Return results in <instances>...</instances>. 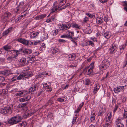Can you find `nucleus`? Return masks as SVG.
Instances as JSON below:
<instances>
[{"label":"nucleus","instance_id":"1","mask_svg":"<svg viewBox=\"0 0 127 127\" xmlns=\"http://www.w3.org/2000/svg\"><path fill=\"white\" fill-rule=\"evenodd\" d=\"M110 65V62L109 61L107 60H103L101 62V64L99 66L100 71L97 72L95 73L98 75H100L101 74V72L103 70H105Z\"/></svg>","mask_w":127,"mask_h":127},{"label":"nucleus","instance_id":"2","mask_svg":"<svg viewBox=\"0 0 127 127\" xmlns=\"http://www.w3.org/2000/svg\"><path fill=\"white\" fill-rule=\"evenodd\" d=\"M12 106L7 105L4 108L0 109V113L3 114L9 115L12 112Z\"/></svg>","mask_w":127,"mask_h":127},{"label":"nucleus","instance_id":"3","mask_svg":"<svg viewBox=\"0 0 127 127\" xmlns=\"http://www.w3.org/2000/svg\"><path fill=\"white\" fill-rule=\"evenodd\" d=\"M94 63L92 62L89 66H87L83 69V71H86V73L87 75H91L93 74V71L94 67Z\"/></svg>","mask_w":127,"mask_h":127},{"label":"nucleus","instance_id":"4","mask_svg":"<svg viewBox=\"0 0 127 127\" xmlns=\"http://www.w3.org/2000/svg\"><path fill=\"white\" fill-rule=\"evenodd\" d=\"M21 117L19 116H16L11 118L8 120V123L11 125L16 124L20 121Z\"/></svg>","mask_w":127,"mask_h":127},{"label":"nucleus","instance_id":"5","mask_svg":"<svg viewBox=\"0 0 127 127\" xmlns=\"http://www.w3.org/2000/svg\"><path fill=\"white\" fill-rule=\"evenodd\" d=\"M66 0H62L60 2V3H63V4H59L58 6H55L54 7H53L52 8L51 10V11L50 13V14L49 15H48V16H49V15L52 13H53L56 11L58 9H59L60 7H61L66 2Z\"/></svg>","mask_w":127,"mask_h":127},{"label":"nucleus","instance_id":"6","mask_svg":"<svg viewBox=\"0 0 127 127\" xmlns=\"http://www.w3.org/2000/svg\"><path fill=\"white\" fill-rule=\"evenodd\" d=\"M16 40L27 46H28L29 45V41L23 38L17 39Z\"/></svg>","mask_w":127,"mask_h":127},{"label":"nucleus","instance_id":"7","mask_svg":"<svg viewBox=\"0 0 127 127\" xmlns=\"http://www.w3.org/2000/svg\"><path fill=\"white\" fill-rule=\"evenodd\" d=\"M16 40L27 46H28L29 45V41L23 38L17 39Z\"/></svg>","mask_w":127,"mask_h":127},{"label":"nucleus","instance_id":"8","mask_svg":"<svg viewBox=\"0 0 127 127\" xmlns=\"http://www.w3.org/2000/svg\"><path fill=\"white\" fill-rule=\"evenodd\" d=\"M24 5V2L21 1L20 2L15 9V11H16V12H18L19 11H22L24 10L25 9Z\"/></svg>","mask_w":127,"mask_h":127},{"label":"nucleus","instance_id":"9","mask_svg":"<svg viewBox=\"0 0 127 127\" xmlns=\"http://www.w3.org/2000/svg\"><path fill=\"white\" fill-rule=\"evenodd\" d=\"M124 90L125 88L124 86H118L116 88H114L113 91L115 93L118 94L120 92L124 91Z\"/></svg>","mask_w":127,"mask_h":127},{"label":"nucleus","instance_id":"10","mask_svg":"<svg viewBox=\"0 0 127 127\" xmlns=\"http://www.w3.org/2000/svg\"><path fill=\"white\" fill-rule=\"evenodd\" d=\"M12 74L11 71L9 70H6L4 71H0V74L7 76Z\"/></svg>","mask_w":127,"mask_h":127},{"label":"nucleus","instance_id":"11","mask_svg":"<svg viewBox=\"0 0 127 127\" xmlns=\"http://www.w3.org/2000/svg\"><path fill=\"white\" fill-rule=\"evenodd\" d=\"M117 46L115 44H112L109 49L110 53H114L117 51Z\"/></svg>","mask_w":127,"mask_h":127},{"label":"nucleus","instance_id":"12","mask_svg":"<svg viewBox=\"0 0 127 127\" xmlns=\"http://www.w3.org/2000/svg\"><path fill=\"white\" fill-rule=\"evenodd\" d=\"M121 120L119 118L116 119L115 122L116 127H124V125L121 123Z\"/></svg>","mask_w":127,"mask_h":127},{"label":"nucleus","instance_id":"13","mask_svg":"<svg viewBox=\"0 0 127 127\" xmlns=\"http://www.w3.org/2000/svg\"><path fill=\"white\" fill-rule=\"evenodd\" d=\"M13 27H10L8 29L4 31L2 33V35L3 36H7L8 33H10L12 31Z\"/></svg>","mask_w":127,"mask_h":127},{"label":"nucleus","instance_id":"14","mask_svg":"<svg viewBox=\"0 0 127 127\" xmlns=\"http://www.w3.org/2000/svg\"><path fill=\"white\" fill-rule=\"evenodd\" d=\"M31 98V96L30 95H29L27 96H25L22 98H20L19 101L21 102H22L27 101L29 100Z\"/></svg>","mask_w":127,"mask_h":127},{"label":"nucleus","instance_id":"15","mask_svg":"<svg viewBox=\"0 0 127 127\" xmlns=\"http://www.w3.org/2000/svg\"><path fill=\"white\" fill-rule=\"evenodd\" d=\"M27 91H18L16 94V96H22L25 95L27 93Z\"/></svg>","mask_w":127,"mask_h":127},{"label":"nucleus","instance_id":"16","mask_svg":"<svg viewBox=\"0 0 127 127\" xmlns=\"http://www.w3.org/2000/svg\"><path fill=\"white\" fill-rule=\"evenodd\" d=\"M112 114V113L111 112H109L107 115V117L106 119V121L107 122L111 123L112 120L111 119Z\"/></svg>","mask_w":127,"mask_h":127},{"label":"nucleus","instance_id":"17","mask_svg":"<svg viewBox=\"0 0 127 127\" xmlns=\"http://www.w3.org/2000/svg\"><path fill=\"white\" fill-rule=\"evenodd\" d=\"M18 53H16L15 54H14V55H12V56H10L7 58V60L9 62H11L14 60V58L18 56Z\"/></svg>","mask_w":127,"mask_h":127},{"label":"nucleus","instance_id":"18","mask_svg":"<svg viewBox=\"0 0 127 127\" xmlns=\"http://www.w3.org/2000/svg\"><path fill=\"white\" fill-rule=\"evenodd\" d=\"M32 52V50L30 49H24L22 51V52L25 55L30 54Z\"/></svg>","mask_w":127,"mask_h":127},{"label":"nucleus","instance_id":"19","mask_svg":"<svg viewBox=\"0 0 127 127\" xmlns=\"http://www.w3.org/2000/svg\"><path fill=\"white\" fill-rule=\"evenodd\" d=\"M39 33V32H30V38H34L36 36L38 35Z\"/></svg>","mask_w":127,"mask_h":127},{"label":"nucleus","instance_id":"20","mask_svg":"<svg viewBox=\"0 0 127 127\" xmlns=\"http://www.w3.org/2000/svg\"><path fill=\"white\" fill-rule=\"evenodd\" d=\"M26 59L25 58H22L20 61V63L22 66L25 65L26 64Z\"/></svg>","mask_w":127,"mask_h":127},{"label":"nucleus","instance_id":"21","mask_svg":"<svg viewBox=\"0 0 127 127\" xmlns=\"http://www.w3.org/2000/svg\"><path fill=\"white\" fill-rule=\"evenodd\" d=\"M38 86L36 85H34L32 87L29 89V91L30 92H34L36 89L38 88Z\"/></svg>","mask_w":127,"mask_h":127},{"label":"nucleus","instance_id":"22","mask_svg":"<svg viewBox=\"0 0 127 127\" xmlns=\"http://www.w3.org/2000/svg\"><path fill=\"white\" fill-rule=\"evenodd\" d=\"M67 35L68 36V38H72V37L74 35V32H70L68 30L67 31Z\"/></svg>","mask_w":127,"mask_h":127},{"label":"nucleus","instance_id":"23","mask_svg":"<svg viewBox=\"0 0 127 127\" xmlns=\"http://www.w3.org/2000/svg\"><path fill=\"white\" fill-rule=\"evenodd\" d=\"M76 57V55L74 54H72L69 56L68 60L70 61L74 60Z\"/></svg>","mask_w":127,"mask_h":127},{"label":"nucleus","instance_id":"24","mask_svg":"<svg viewBox=\"0 0 127 127\" xmlns=\"http://www.w3.org/2000/svg\"><path fill=\"white\" fill-rule=\"evenodd\" d=\"M71 27L74 28H76L77 29H80V27L76 23H71Z\"/></svg>","mask_w":127,"mask_h":127},{"label":"nucleus","instance_id":"25","mask_svg":"<svg viewBox=\"0 0 127 127\" xmlns=\"http://www.w3.org/2000/svg\"><path fill=\"white\" fill-rule=\"evenodd\" d=\"M67 99V97L66 96H65L63 97L58 98L57 99V100L61 102H62L64 101H66Z\"/></svg>","mask_w":127,"mask_h":127},{"label":"nucleus","instance_id":"26","mask_svg":"<svg viewBox=\"0 0 127 127\" xmlns=\"http://www.w3.org/2000/svg\"><path fill=\"white\" fill-rule=\"evenodd\" d=\"M2 48L3 49H4L5 51H8L9 49L11 48L12 46L10 45H7L4 46Z\"/></svg>","mask_w":127,"mask_h":127},{"label":"nucleus","instance_id":"27","mask_svg":"<svg viewBox=\"0 0 127 127\" xmlns=\"http://www.w3.org/2000/svg\"><path fill=\"white\" fill-rule=\"evenodd\" d=\"M44 72H42L36 75L35 76V78L36 79L40 78L43 76H44Z\"/></svg>","mask_w":127,"mask_h":127},{"label":"nucleus","instance_id":"28","mask_svg":"<svg viewBox=\"0 0 127 127\" xmlns=\"http://www.w3.org/2000/svg\"><path fill=\"white\" fill-rule=\"evenodd\" d=\"M102 18H103L101 17H100V18L98 17H97L96 19L97 23L99 24H101L102 22Z\"/></svg>","mask_w":127,"mask_h":127},{"label":"nucleus","instance_id":"29","mask_svg":"<svg viewBox=\"0 0 127 127\" xmlns=\"http://www.w3.org/2000/svg\"><path fill=\"white\" fill-rule=\"evenodd\" d=\"M77 65V63L75 61L73 62L71 65H69V67L73 68L74 67H76Z\"/></svg>","mask_w":127,"mask_h":127},{"label":"nucleus","instance_id":"30","mask_svg":"<svg viewBox=\"0 0 127 127\" xmlns=\"http://www.w3.org/2000/svg\"><path fill=\"white\" fill-rule=\"evenodd\" d=\"M99 88L98 86H98H97L96 85L95 86L94 88V90L93 91V93L95 94H96L99 90Z\"/></svg>","mask_w":127,"mask_h":127},{"label":"nucleus","instance_id":"31","mask_svg":"<svg viewBox=\"0 0 127 127\" xmlns=\"http://www.w3.org/2000/svg\"><path fill=\"white\" fill-rule=\"evenodd\" d=\"M27 124V122L25 121H23L21 123H20L19 126L20 127H24Z\"/></svg>","mask_w":127,"mask_h":127},{"label":"nucleus","instance_id":"32","mask_svg":"<svg viewBox=\"0 0 127 127\" xmlns=\"http://www.w3.org/2000/svg\"><path fill=\"white\" fill-rule=\"evenodd\" d=\"M65 25V30L69 29L71 26V23H67Z\"/></svg>","mask_w":127,"mask_h":127},{"label":"nucleus","instance_id":"33","mask_svg":"<svg viewBox=\"0 0 127 127\" xmlns=\"http://www.w3.org/2000/svg\"><path fill=\"white\" fill-rule=\"evenodd\" d=\"M109 32H106L104 33L103 35L106 38H109L110 37V36L109 35Z\"/></svg>","mask_w":127,"mask_h":127},{"label":"nucleus","instance_id":"34","mask_svg":"<svg viewBox=\"0 0 127 127\" xmlns=\"http://www.w3.org/2000/svg\"><path fill=\"white\" fill-rule=\"evenodd\" d=\"M124 111V112L123 113V116L124 118L126 119L127 118V109H125Z\"/></svg>","mask_w":127,"mask_h":127},{"label":"nucleus","instance_id":"35","mask_svg":"<svg viewBox=\"0 0 127 127\" xmlns=\"http://www.w3.org/2000/svg\"><path fill=\"white\" fill-rule=\"evenodd\" d=\"M59 51L58 49L55 47L53 48L52 50V53L53 54H55L58 52Z\"/></svg>","mask_w":127,"mask_h":127},{"label":"nucleus","instance_id":"36","mask_svg":"<svg viewBox=\"0 0 127 127\" xmlns=\"http://www.w3.org/2000/svg\"><path fill=\"white\" fill-rule=\"evenodd\" d=\"M90 80L89 79H86L84 82V83L86 85H89L90 83Z\"/></svg>","mask_w":127,"mask_h":127},{"label":"nucleus","instance_id":"37","mask_svg":"<svg viewBox=\"0 0 127 127\" xmlns=\"http://www.w3.org/2000/svg\"><path fill=\"white\" fill-rule=\"evenodd\" d=\"M45 16H33V18L35 20H39L41 18H44Z\"/></svg>","mask_w":127,"mask_h":127},{"label":"nucleus","instance_id":"38","mask_svg":"<svg viewBox=\"0 0 127 127\" xmlns=\"http://www.w3.org/2000/svg\"><path fill=\"white\" fill-rule=\"evenodd\" d=\"M29 12L28 10H26L22 13V15L21 16H26L28 14Z\"/></svg>","mask_w":127,"mask_h":127},{"label":"nucleus","instance_id":"39","mask_svg":"<svg viewBox=\"0 0 127 127\" xmlns=\"http://www.w3.org/2000/svg\"><path fill=\"white\" fill-rule=\"evenodd\" d=\"M45 44L44 43H42L41 47L40 48V49L41 51L44 50L45 49Z\"/></svg>","mask_w":127,"mask_h":127},{"label":"nucleus","instance_id":"40","mask_svg":"<svg viewBox=\"0 0 127 127\" xmlns=\"http://www.w3.org/2000/svg\"><path fill=\"white\" fill-rule=\"evenodd\" d=\"M126 44L122 45L119 47V49L121 50H124L126 48Z\"/></svg>","mask_w":127,"mask_h":127},{"label":"nucleus","instance_id":"41","mask_svg":"<svg viewBox=\"0 0 127 127\" xmlns=\"http://www.w3.org/2000/svg\"><path fill=\"white\" fill-rule=\"evenodd\" d=\"M53 103V97L51 98L47 102V103L48 104H52Z\"/></svg>","mask_w":127,"mask_h":127},{"label":"nucleus","instance_id":"42","mask_svg":"<svg viewBox=\"0 0 127 127\" xmlns=\"http://www.w3.org/2000/svg\"><path fill=\"white\" fill-rule=\"evenodd\" d=\"M54 17H51L47 20H46V22L47 23L52 22L54 20Z\"/></svg>","mask_w":127,"mask_h":127},{"label":"nucleus","instance_id":"43","mask_svg":"<svg viewBox=\"0 0 127 127\" xmlns=\"http://www.w3.org/2000/svg\"><path fill=\"white\" fill-rule=\"evenodd\" d=\"M35 57H34L33 55L30 56L29 57V61H35Z\"/></svg>","mask_w":127,"mask_h":127},{"label":"nucleus","instance_id":"44","mask_svg":"<svg viewBox=\"0 0 127 127\" xmlns=\"http://www.w3.org/2000/svg\"><path fill=\"white\" fill-rule=\"evenodd\" d=\"M23 50L22 48H21L18 50H11V51H13L15 52H14V53H15V54L16 53H17L18 52H19L20 51H22H22Z\"/></svg>","mask_w":127,"mask_h":127},{"label":"nucleus","instance_id":"45","mask_svg":"<svg viewBox=\"0 0 127 127\" xmlns=\"http://www.w3.org/2000/svg\"><path fill=\"white\" fill-rule=\"evenodd\" d=\"M8 16H1V19L3 22H5L7 20V17Z\"/></svg>","mask_w":127,"mask_h":127},{"label":"nucleus","instance_id":"46","mask_svg":"<svg viewBox=\"0 0 127 127\" xmlns=\"http://www.w3.org/2000/svg\"><path fill=\"white\" fill-rule=\"evenodd\" d=\"M43 40H45L47 39L48 37V35L47 33H45L43 34Z\"/></svg>","mask_w":127,"mask_h":127},{"label":"nucleus","instance_id":"47","mask_svg":"<svg viewBox=\"0 0 127 127\" xmlns=\"http://www.w3.org/2000/svg\"><path fill=\"white\" fill-rule=\"evenodd\" d=\"M27 103L28 102H27L26 103H21L19 105V107H26V105L27 104Z\"/></svg>","mask_w":127,"mask_h":127},{"label":"nucleus","instance_id":"48","mask_svg":"<svg viewBox=\"0 0 127 127\" xmlns=\"http://www.w3.org/2000/svg\"><path fill=\"white\" fill-rule=\"evenodd\" d=\"M104 109H101L100 110L99 112L98 116H101L102 113L104 111Z\"/></svg>","mask_w":127,"mask_h":127},{"label":"nucleus","instance_id":"49","mask_svg":"<svg viewBox=\"0 0 127 127\" xmlns=\"http://www.w3.org/2000/svg\"><path fill=\"white\" fill-rule=\"evenodd\" d=\"M88 42H89V45H90L92 47H93L94 46V44L93 42L91 41H88ZM89 45L88 44H87L86 46H87V45Z\"/></svg>","mask_w":127,"mask_h":127},{"label":"nucleus","instance_id":"50","mask_svg":"<svg viewBox=\"0 0 127 127\" xmlns=\"http://www.w3.org/2000/svg\"><path fill=\"white\" fill-rule=\"evenodd\" d=\"M95 116H90V119L91 121V122H93L95 120Z\"/></svg>","mask_w":127,"mask_h":127},{"label":"nucleus","instance_id":"51","mask_svg":"<svg viewBox=\"0 0 127 127\" xmlns=\"http://www.w3.org/2000/svg\"><path fill=\"white\" fill-rule=\"evenodd\" d=\"M110 17L108 16H105L104 18V20L105 21H107L109 20Z\"/></svg>","mask_w":127,"mask_h":127},{"label":"nucleus","instance_id":"52","mask_svg":"<svg viewBox=\"0 0 127 127\" xmlns=\"http://www.w3.org/2000/svg\"><path fill=\"white\" fill-rule=\"evenodd\" d=\"M91 16H88V17H86L84 19L83 21L84 22H86L87 21H89V17H91Z\"/></svg>","mask_w":127,"mask_h":127},{"label":"nucleus","instance_id":"53","mask_svg":"<svg viewBox=\"0 0 127 127\" xmlns=\"http://www.w3.org/2000/svg\"><path fill=\"white\" fill-rule=\"evenodd\" d=\"M5 80V78L4 77L2 76H0V83L4 81Z\"/></svg>","mask_w":127,"mask_h":127},{"label":"nucleus","instance_id":"54","mask_svg":"<svg viewBox=\"0 0 127 127\" xmlns=\"http://www.w3.org/2000/svg\"><path fill=\"white\" fill-rule=\"evenodd\" d=\"M42 85L43 87L46 88H45L46 89L48 87V86H49V85H48L46 83H42Z\"/></svg>","mask_w":127,"mask_h":127},{"label":"nucleus","instance_id":"55","mask_svg":"<svg viewBox=\"0 0 127 127\" xmlns=\"http://www.w3.org/2000/svg\"><path fill=\"white\" fill-rule=\"evenodd\" d=\"M23 77L24 76L23 75L21 74L18 76L17 78L18 80H20L23 78Z\"/></svg>","mask_w":127,"mask_h":127},{"label":"nucleus","instance_id":"56","mask_svg":"<svg viewBox=\"0 0 127 127\" xmlns=\"http://www.w3.org/2000/svg\"><path fill=\"white\" fill-rule=\"evenodd\" d=\"M39 54V53L38 52H34L32 54L34 56V57L35 56H37Z\"/></svg>","mask_w":127,"mask_h":127},{"label":"nucleus","instance_id":"57","mask_svg":"<svg viewBox=\"0 0 127 127\" xmlns=\"http://www.w3.org/2000/svg\"><path fill=\"white\" fill-rule=\"evenodd\" d=\"M32 75V74L31 71L27 72V76L28 77H31Z\"/></svg>","mask_w":127,"mask_h":127},{"label":"nucleus","instance_id":"58","mask_svg":"<svg viewBox=\"0 0 127 127\" xmlns=\"http://www.w3.org/2000/svg\"><path fill=\"white\" fill-rule=\"evenodd\" d=\"M110 124V123L106 122V123L103 125V127H108Z\"/></svg>","mask_w":127,"mask_h":127},{"label":"nucleus","instance_id":"59","mask_svg":"<svg viewBox=\"0 0 127 127\" xmlns=\"http://www.w3.org/2000/svg\"><path fill=\"white\" fill-rule=\"evenodd\" d=\"M46 91L48 92H50L52 90V88L50 86H49L46 89Z\"/></svg>","mask_w":127,"mask_h":127},{"label":"nucleus","instance_id":"60","mask_svg":"<svg viewBox=\"0 0 127 127\" xmlns=\"http://www.w3.org/2000/svg\"><path fill=\"white\" fill-rule=\"evenodd\" d=\"M96 115V113L94 111H92L91 114L90 116H95Z\"/></svg>","mask_w":127,"mask_h":127},{"label":"nucleus","instance_id":"61","mask_svg":"<svg viewBox=\"0 0 127 127\" xmlns=\"http://www.w3.org/2000/svg\"><path fill=\"white\" fill-rule=\"evenodd\" d=\"M61 38H68L67 35L65 34H64L61 36Z\"/></svg>","mask_w":127,"mask_h":127},{"label":"nucleus","instance_id":"62","mask_svg":"<svg viewBox=\"0 0 127 127\" xmlns=\"http://www.w3.org/2000/svg\"><path fill=\"white\" fill-rule=\"evenodd\" d=\"M43 91L42 90H39L38 92L37 96H39L41 95V94L43 93Z\"/></svg>","mask_w":127,"mask_h":127},{"label":"nucleus","instance_id":"63","mask_svg":"<svg viewBox=\"0 0 127 127\" xmlns=\"http://www.w3.org/2000/svg\"><path fill=\"white\" fill-rule=\"evenodd\" d=\"M23 16H18V17L15 19V21L16 22H17L19 21V20L21 19L22 17Z\"/></svg>","mask_w":127,"mask_h":127},{"label":"nucleus","instance_id":"64","mask_svg":"<svg viewBox=\"0 0 127 127\" xmlns=\"http://www.w3.org/2000/svg\"><path fill=\"white\" fill-rule=\"evenodd\" d=\"M4 16H10L11 14L9 12H6L4 14Z\"/></svg>","mask_w":127,"mask_h":127}]
</instances>
